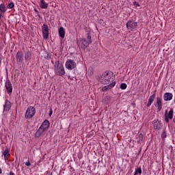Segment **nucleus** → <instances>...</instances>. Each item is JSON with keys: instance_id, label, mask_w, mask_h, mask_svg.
<instances>
[{"instance_id": "f257e3e1", "label": "nucleus", "mask_w": 175, "mask_h": 175, "mask_svg": "<svg viewBox=\"0 0 175 175\" xmlns=\"http://www.w3.org/2000/svg\"><path fill=\"white\" fill-rule=\"evenodd\" d=\"M87 39L88 40H85L84 38H80L79 41H77V44L79 47H81V49H83V50H85L91 43H92V40H91V33H87Z\"/></svg>"}, {"instance_id": "f03ea898", "label": "nucleus", "mask_w": 175, "mask_h": 175, "mask_svg": "<svg viewBox=\"0 0 175 175\" xmlns=\"http://www.w3.org/2000/svg\"><path fill=\"white\" fill-rule=\"evenodd\" d=\"M113 81V74L110 73L109 72H105L101 76V81L100 82L102 84H109V83H111Z\"/></svg>"}, {"instance_id": "7ed1b4c3", "label": "nucleus", "mask_w": 175, "mask_h": 175, "mask_svg": "<svg viewBox=\"0 0 175 175\" xmlns=\"http://www.w3.org/2000/svg\"><path fill=\"white\" fill-rule=\"evenodd\" d=\"M55 72L59 73V76H64L65 75V68L64 65L59 63V61H56L55 63Z\"/></svg>"}, {"instance_id": "20e7f679", "label": "nucleus", "mask_w": 175, "mask_h": 175, "mask_svg": "<svg viewBox=\"0 0 175 175\" xmlns=\"http://www.w3.org/2000/svg\"><path fill=\"white\" fill-rule=\"evenodd\" d=\"M36 113V110L35 109V107H29L26 111L25 118H27V120H29V118H32V117L35 116Z\"/></svg>"}, {"instance_id": "39448f33", "label": "nucleus", "mask_w": 175, "mask_h": 175, "mask_svg": "<svg viewBox=\"0 0 175 175\" xmlns=\"http://www.w3.org/2000/svg\"><path fill=\"white\" fill-rule=\"evenodd\" d=\"M126 27L127 29H129L130 31H133L135 28L137 27V23L133 21H129L126 23Z\"/></svg>"}, {"instance_id": "423d86ee", "label": "nucleus", "mask_w": 175, "mask_h": 175, "mask_svg": "<svg viewBox=\"0 0 175 175\" xmlns=\"http://www.w3.org/2000/svg\"><path fill=\"white\" fill-rule=\"evenodd\" d=\"M66 68L67 69H69L70 70H72V69H75L76 68V62L72 59H68L66 62Z\"/></svg>"}, {"instance_id": "0eeeda50", "label": "nucleus", "mask_w": 175, "mask_h": 175, "mask_svg": "<svg viewBox=\"0 0 175 175\" xmlns=\"http://www.w3.org/2000/svg\"><path fill=\"white\" fill-rule=\"evenodd\" d=\"M42 35L44 39H49V26L46 24L42 25Z\"/></svg>"}, {"instance_id": "6e6552de", "label": "nucleus", "mask_w": 175, "mask_h": 175, "mask_svg": "<svg viewBox=\"0 0 175 175\" xmlns=\"http://www.w3.org/2000/svg\"><path fill=\"white\" fill-rule=\"evenodd\" d=\"M5 88L8 94H10L13 92V86L12 85V82L9 79H7L5 82Z\"/></svg>"}, {"instance_id": "1a4fd4ad", "label": "nucleus", "mask_w": 175, "mask_h": 175, "mask_svg": "<svg viewBox=\"0 0 175 175\" xmlns=\"http://www.w3.org/2000/svg\"><path fill=\"white\" fill-rule=\"evenodd\" d=\"M173 114H174L173 109H170L168 114H167V110L165 111V122H169V118L170 120H172L173 118Z\"/></svg>"}, {"instance_id": "9d476101", "label": "nucleus", "mask_w": 175, "mask_h": 175, "mask_svg": "<svg viewBox=\"0 0 175 175\" xmlns=\"http://www.w3.org/2000/svg\"><path fill=\"white\" fill-rule=\"evenodd\" d=\"M44 132H46V130L42 127H40L36 133V137H40V136H43L44 135Z\"/></svg>"}, {"instance_id": "9b49d317", "label": "nucleus", "mask_w": 175, "mask_h": 175, "mask_svg": "<svg viewBox=\"0 0 175 175\" xmlns=\"http://www.w3.org/2000/svg\"><path fill=\"white\" fill-rule=\"evenodd\" d=\"M114 85H116V82H112L109 85H108L107 86H104L102 88V91H103V92H106V91H109V90H111V88H113V87H114Z\"/></svg>"}, {"instance_id": "f8f14e48", "label": "nucleus", "mask_w": 175, "mask_h": 175, "mask_svg": "<svg viewBox=\"0 0 175 175\" xmlns=\"http://www.w3.org/2000/svg\"><path fill=\"white\" fill-rule=\"evenodd\" d=\"M12 107V103L10 101L6 100L5 103L4 105V111H9Z\"/></svg>"}, {"instance_id": "ddd939ff", "label": "nucleus", "mask_w": 175, "mask_h": 175, "mask_svg": "<svg viewBox=\"0 0 175 175\" xmlns=\"http://www.w3.org/2000/svg\"><path fill=\"white\" fill-rule=\"evenodd\" d=\"M49 126H50V122H49V120H44L42 124V125L40 126V127L42 128V129H44L45 131L46 129H49Z\"/></svg>"}, {"instance_id": "4468645a", "label": "nucleus", "mask_w": 175, "mask_h": 175, "mask_svg": "<svg viewBox=\"0 0 175 175\" xmlns=\"http://www.w3.org/2000/svg\"><path fill=\"white\" fill-rule=\"evenodd\" d=\"M163 99L164 100H172L173 99V94L172 93H165L163 95Z\"/></svg>"}, {"instance_id": "2eb2a0df", "label": "nucleus", "mask_w": 175, "mask_h": 175, "mask_svg": "<svg viewBox=\"0 0 175 175\" xmlns=\"http://www.w3.org/2000/svg\"><path fill=\"white\" fill-rule=\"evenodd\" d=\"M24 59V55L18 51L16 54V60L18 62H23V59Z\"/></svg>"}, {"instance_id": "dca6fc26", "label": "nucleus", "mask_w": 175, "mask_h": 175, "mask_svg": "<svg viewBox=\"0 0 175 175\" xmlns=\"http://www.w3.org/2000/svg\"><path fill=\"white\" fill-rule=\"evenodd\" d=\"M157 105H158L159 111H161V110L162 109V100L159 97L157 98Z\"/></svg>"}, {"instance_id": "f3484780", "label": "nucleus", "mask_w": 175, "mask_h": 175, "mask_svg": "<svg viewBox=\"0 0 175 175\" xmlns=\"http://www.w3.org/2000/svg\"><path fill=\"white\" fill-rule=\"evenodd\" d=\"M49 8V3H46L44 0L40 1V8L41 9H47Z\"/></svg>"}, {"instance_id": "a211bd4d", "label": "nucleus", "mask_w": 175, "mask_h": 175, "mask_svg": "<svg viewBox=\"0 0 175 175\" xmlns=\"http://www.w3.org/2000/svg\"><path fill=\"white\" fill-rule=\"evenodd\" d=\"M154 99H155V93L150 96V97L149 98V100L148 102V104H147V107H150V105L152 103V102H154Z\"/></svg>"}, {"instance_id": "6ab92c4d", "label": "nucleus", "mask_w": 175, "mask_h": 175, "mask_svg": "<svg viewBox=\"0 0 175 175\" xmlns=\"http://www.w3.org/2000/svg\"><path fill=\"white\" fill-rule=\"evenodd\" d=\"M59 35L62 38H65V29L61 27L59 29Z\"/></svg>"}, {"instance_id": "aec40b11", "label": "nucleus", "mask_w": 175, "mask_h": 175, "mask_svg": "<svg viewBox=\"0 0 175 175\" xmlns=\"http://www.w3.org/2000/svg\"><path fill=\"white\" fill-rule=\"evenodd\" d=\"M9 152H10V149H8V148L5 149V151L3 152L5 159H8L9 157H10V154Z\"/></svg>"}, {"instance_id": "412c9836", "label": "nucleus", "mask_w": 175, "mask_h": 175, "mask_svg": "<svg viewBox=\"0 0 175 175\" xmlns=\"http://www.w3.org/2000/svg\"><path fill=\"white\" fill-rule=\"evenodd\" d=\"M32 57V55L31 54V52H27L25 54V59L26 61H29Z\"/></svg>"}, {"instance_id": "4be33fe9", "label": "nucleus", "mask_w": 175, "mask_h": 175, "mask_svg": "<svg viewBox=\"0 0 175 175\" xmlns=\"http://www.w3.org/2000/svg\"><path fill=\"white\" fill-rule=\"evenodd\" d=\"M0 11L2 12V13H5L6 12V7H5V5H0Z\"/></svg>"}, {"instance_id": "5701e85b", "label": "nucleus", "mask_w": 175, "mask_h": 175, "mask_svg": "<svg viewBox=\"0 0 175 175\" xmlns=\"http://www.w3.org/2000/svg\"><path fill=\"white\" fill-rule=\"evenodd\" d=\"M154 128H156V129H161V124L159 123V122H154Z\"/></svg>"}, {"instance_id": "b1692460", "label": "nucleus", "mask_w": 175, "mask_h": 175, "mask_svg": "<svg viewBox=\"0 0 175 175\" xmlns=\"http://www.w3.org/2000/svg\"><path fill=\"white\" fill-rule=\"evenodd\" d=\"M138 174H142V168L141 167H138L136 170L134 174V175H138Z\"/></svg>"}, {"instance_id": "393cba45", "label": "nucleus", "mask_w": 175, "mask_h": 175, "mask_svg": "<svg viewBox=\"0 0 175 175\" xmlns=\"http://www.w3.org/2000/svg\"><path fill=\"white\" fill-rule=\"evenodd\" d=\"M126 87H127L126 83H122L120 85L121 90H126Z\"/></svg>"}, {"instance_id": "a878e982", "label": "nucleus", "mask_w": 175, "mask_h": 175, "mask_svg": "<svg viewBox=\"0 0 175 175\" xmlns=\"http://www.w3.org/2000/svg\"><path fill=\"white\" fill-rule=\"evenodd\" d=\"M14 8V3H10L8 5V9H13Z\"/></svg>"}, {"instance_id": "bb28decb", "label": "nucleus", "mask_w": 175, "mask_h": 175, "mask_svg": "<svg viewBox=\"0 0 175 175\" xmlns=\"http://www.w3.org/2000/svg\"><path fill=\"white\" fill-rule=\"evenodd\" d=\"M138 137H139V140H140L141 142H143V139H144V135H143V134L140 133V134L139 135Z\"/></svg>"}, {"instance_id": "cd10ccee", "label": "nucleus", "mask_w": 175, "mask_h": 175, "mask_svg": "<svg viewBox=\"0 0 175 175\" xmlns=\"http://www.w3.org/2000/svg\"><path fill=\"white\" fill-rule=\"evenodd\" d=\"M162 139H166V131H163L161 135Z\"/></svg>"}, {"instance_id": "c85d7f7f", "label": "nucleus", "mask_w": 175, "mask_h": 175, "mask_svg": "<svg viewBox=\"0 0 175 175\" xmlns=\"http://www.w3.org/2000/svg\"><path fill=\"white\" fill-rule=\"evenodd\" d=\"M26 166H31V163L29 161H27L25 163Z\"/></svg>"}, {"instance_id": "c756f323", "label": "nucleus", "mask_w": 175, "mask_h": 175, "mask_svg": "<svg viewBox=\"0 0 175 175\" xmlns=\"http://www.w3.org/2000/svg\"><path fill=\"white\" fill-rule=\"evenodd\" d=\"M134 5H136L137 6H139V5L137 2H134Z\"/></svg>"}, {"instance_id": "7c9ffc66", "label": "nucleus", "mask_w": 175, "mask_h": 175, "mask_svg": "<svg viewBox=\"0 0 175 175\" xmlns=\"http://www.w3.org/2000/svg\"><path fill=\"white\" fill-rule=\"evenodd\" d=\"M9 175H14V173H13L12 172H10Z\"/></svg>"}, {"instance_id": "2f4dec72", "label": "nucleus", "mask_w": 175, "mask_h": 175, "mask_svg": "<svg viewBox=\"0 0 175 175\" xmlns=\"http://www.w3.org/2000/svg\"><path fill=\"white\" fill-rule=\"evenodd\" d=\"M53 114V111H51V113H49V116H51Z\"/></svg>"}, {"instance_id": "473e14b6", "label": "nucleus", "mask_w": 175, "mask_h": 175, "mask_svg": "<svg viewBox=\"0 0 175 175\" xmlns=\"http://www.w3.org/2000/svg\"><path fill=\"white\" fill-rule=\"evenodd\" d=\"M0 174H2V170L0 168Z\"/></svg>"}, {"instance_id": "72a5a7b5", "label": "nucleus", "mask_w": 175, "mask_h": 175, "mask_svg": "<svg viewBox=\"0 0 175 175\" xmlns=\"http://www.w3.org/2000/svg\"><path fill=\"white\" fill-rule=\"evenodd\" d=\"M173 122L175 123V118L173 119Z\"/></svg>"}, {"instance_id": "f704fd0d", "label": "nucleus", "mask_w": 175, "mask_h": 175, "mask_svg": "<svg viewBox=\"0 0 175 175\" xmlns=\"http://www.w3.org/2000/svg\"><path fill=\"white\" fill-rule=\"evenodd\" d=\"M1 14H0V20H1Z\"/></svg>"}, {"instance_id": "c9c22d12", "label": "nucleus", "mask_w": 175, "mask_h": 175, "mask_svg": "<svg viewBox=\"0 0 175 175\" xmlns=\"http://www.w3.org/2000/svg\"><path fill=\"white\" fill-rule=\"evenodd\" d=\"M0 62H1V58H0Z\"/></svg>"}]
</instances>
